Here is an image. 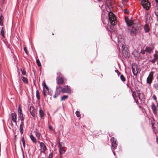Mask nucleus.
<instances>
[{
  "label": "nucleus",
  "instance_id": "nucleus-1",
  "mask_svg": "<svg viewBox=\"0 0 158 158\" xmlns=\"http://www.w3.org/2000/svg\"><path fill=\"white\" fill-rule=\"evenodd\" d=\"M140 26L139 24L135 25L130 29V33L131 35H135L140 29Z\"/></svg>",
  "mask_w": 158,
  "mask_h": 158
},
{
  "label": "nucleus",
  "instance_id": "nucleus-2",
  "mask_svg": "<svg viewBox=\"0 0 158 158\" xmlns=\"http://www.w3.org/2000/svg\"><path fill=\"white\" fill-rule=\"evenodd\" d=\"M109 18L111 24L113 25H115L117 23L116 17L111 12L108 13Z\"/></svg>",
  "mask_w": 158,
  "mask_h": 158
},
{
  "label": "nucleus",
  "instance_id": "nucleus-3",
  "mask_svg": "<svg viewBox=\"0 0 158 158\" xmlns=\"http://www.w3.org/2000/svg\"><path fill=\"white\" fill-rule=\"evenodd\" d=\"M141 4L144 8L146 10L149 9L150 6V4L148 2V0H142Z\"/></svg>",
  "mask_w": 158,
  "mask_h": 158
},
{
  "label": "nucleus",
  "instance_id": "nucleus-4",
  "mask_svg": "<svg viewBox=\"0 0 158 158\" xmlns=\"http://www.w3.org/2000/svg\"><path fill=\"white\" fill-rule=\"evenodd\" d=\"M125 20L127 25L129 26L131 25H133V26L135 25H137V24H135L134 21L131 19H129L127 17H125Z\"/></svg>",
  "mask_w": 158,
  "mask_h": 158
},
{
  "label": "nucleus",
  "instance_id": "nucleus-5",
  "mask_svg": "<svg viewBox=\"0 0 158 158\" xmlns=\"http://www.w3.org/2000/svg\"><path fill=\"white\" fill-rule=\"evenodd\" d=\"M42 85L44 86L43 88V93L44 96L45 97L46 95V94L48 93V88L47 85H46L44 81H43Z\"/></svg>",
  "mask_w": 158,
  "mask_h": 158
},
{
  "label": "nucleus",
  "instance_id": "nucleus-6",
  "mask_svg": "<svg viewBox=\"0 0 158 158\" xmlns=\"http://www.w3.org/2000/svg\"><path fill=\"white\" fill-rule=\"evenodd\" d=\"M153 77V73L152 72L150 73L147 80V82L148 83H151Z\"/></svg>",
  "mask_w": 158,
  "mask_h": 158
},
{
  "label": "nucleus",
  "instance_id": "nucleus-7",
  "mask_svg": "<svg viewBox=\"0 0 158 158\" xmlns=\"http://www.w3.org/2000/svg\"><path fill=\"white\" fill-rule=\"evenodd\" d=\"M30 111L31 115L33 116H35V115L36 111L34 107L32 106H30Z\"/></svg>",
  "mask_w": 158,
  "mask_h": 158
},
{
  "label": "nucleus",
  "instance_id": "nucleus-8",
  "mask_svg": "<svg viewBox=\"0 0 158 158\" xmlns=\"http://www.w3.org/2000/svg\"><path fill=\"white\" fill-rule=\"evenodd\" d=\"M41 151L44 152L46 149V147L44 144L43 143H40Z\"/></svg>",
  "mask_w": 158,
  "mask_h": 158
},
{
  "label": "nucleus",
  "instance_id": "nucleus-9",
  "mask_svg": "<svg viewBox=\"0 0 158 158\" xmlns=\"http://www.w3.org/2000/svg\"><path fill=\"white\" fill-rule=\"evenodd\" d=\"M133 73L135 75H136L138 73V70L136 66H133L132 67Z\"/></svg>",
  "mask_w": 158,
  "mask_h": 158
},
{
  "label": "nucleus",
  "instance_id": "nucleus-10",
  "mask_svg": "<svg viewBox=\"0 0 158 158\" xmlns=\"http://www.w3.org/2000/svg\"><path fill=\"white\" fill-rule=\"evenodd\" d=\"M62 92L64 93H69L70 92V89L69 88L66 87L63 89Z\"/></svg>",
  "mask_w": 158,
  "mask_h": 158
},
{
  "label": "nucleus",
  "instance_id": "nucleus-11",
  "mask_svg": "<svg viewBox=\"0 0 158 158\" xmlns=\"http://www.w3.org/2000/svg\"><path fill=\"white\" fill-rule=\"evenodd\" d=\"M111 141L112 142V146L114 147H116L117 146V144L116 143V141L114 138H111Z\"/></svg>",
  "mask_w": 158,
  "mask_h": 158
},
{
  "label": "nucleus",
  "instance_id": "nucleus-12",
  "mask_svg": "<svg viewBox=\"0 0 158 158\" xmlns=\"http://www.w3.org/2000/svg\"><path fill=\"white\" fill-rule=\"evenodd\" d=\"M152 108L154 114H156L157 112V108L156 106L153 104L152 106Z\"/></svg>",
  "mask_w": 158,
  "mask_h": 158
},
{
  "label": "nucleus",
  "instance_id": "nucleus-13",
  "mask_svg": "<svg viewBox=\"0 0 158 158\" xmlns=\"http://www.w3.org/2000/svg\"><path fill=\"white\" fill-rule=\"evenodd\" d=\"M11 117L13 121L15 122H16V114H15L13 113L11 114Z\"/></svg>",
  "mask_w": 158,
  "mask_h": 158
},
{
  "label": "nucleus",
  "instance_id": "nucleus-14",
  "mask_svg": "<svg viewBox=\"0 0 158 158\" xmlns=\"http://www.w3.org/2000/svg\"><path fill=\"white\" fill-rule=\"evenodd\" d=\"M133 54L134 56L136 57H139V53L136 50H134L133 52Z\"/></svg>",
  "mask_w": 158,
  "mask_h": 158
},
{
  "label": "nucleus",
  "instance_id": "nucleus-15",
  "mask_svg": "<svg viewBox=\"0 0 158 158\" xmlns=\"http://www.w3.org/2000/svg\"><path fill=\"white\" fill-rule=\"evenodd\" d=\"M22 79L23 82L25 83H27L28 82V80L27 78L24 77H22Z\"/></svg>",
  "mask_w": 158,
  "mask_h": 158
},
{
  "label": "nucleus",
  "instance_id": "nucleus-16",
  "mask_svg": "<svg viewBox=\"0 0 158 158\" xmlns=\"http://www.w3.org/2000/svg\"><path fill=\"white\" fill-rule=\"evenodd\" d=\"M153 49L152 48L147 47L145 49V51L148 52H150Z\"/></svg>",
  "mask_w": 158,
  "mask_h": 158
},
{
  "label": "nucleus",
  "instance_id": "nucleus-17",
  "mask_svg": "<svg viewBox=\"0 0 158 158\" xmlns=\"http://www.w3.org/2000/svg\"><path fill=\"white\" fill-rule=\"evenodd\" d=\"M144 30L146 32H148L149 31V28L147 24H146L144 26Z\"/></svg>",
  "mask_w": 158,
  "mask_h": 158
},
{
  "label": "nucleus",
  "instance_id": "nucleus-18",
  "mask_svg": "<svg viewBox=\"0 0 158 158\" xmlns=\"http://www.w3.org/2000/svg\"><path fill=\"white\" fill-rule=\"evenodd\" d=\"M60 154L62 155L64 153L65 151L64 149V148L59 149Z\"/></svg>",
  "mask_w": 158,
  "mask_h": 158
},
{
  "label": "nucleus",
  "instance_id": "nucleus-19",
  "mask_svg": "<svg viewBox=\"0 0 158 158\" xmlns=\"http://www.w3.org/2000/svg\"><path fill=\"white\" fill-rule=\"evenodd\" d=\"M20 131L21 134L23 132V123H22L20 125Z\"/></svg>",
  "mask_w": 158,
  "mask_h": 158
},
{
  "label": "nucleus",
  "instance_id": "nucleus-20",
  "mask_svg": "<svg viewBox=\"0 0 158 158\" xmlns=\"http://www.w3.org/2000/svg\"><path fill=\"white\" fill-rule=\"evenodd\" d=\"M63 80L62 78H59L58 79V82L59 83L61 84L63 82Z\"/></svg>",
  "mask_w": 158,
  "mask_h": 158
},
{
  "label": "nucleus",
  "instance_id": "nucleus-21",
  "mask_svg": "<svg viewBox=\"0 0 158 158\" xmlns=\"http://www.w3.org/2000/svg\"><path fill=\"white\" fill-rule=\"evenodd\" d=\"M30 138L33 142H36V139L32 135H31Z\"/></svg>",
  "mask_w": 158,
  "mask_h": 158
},
{
  "label": "nucleus",
  "instance_id": "nucleus-22",
  "mask_svg": "<svg viewBox=\"0 0 158 158\" xmlns=\"http://www.w3.org/2000/svg\"><path fill=\"white\" fill-rule=\"evenodd\" d=\"M64 144L63 143H59V149L64 148Z\"/></svg>",
  "mask_w": 158,
  "mask_h": 158
},
{
  "label": "nucleus",
  "instance_id": "nucleus-23",
  "mask_svg": "<svg viewBox=\"0 0 158 158\" xmlns=\"http://www.w3.org/2000/svg\"><path fill=\"white\" fill-rule=\"evenodd\" d=\"M68 98V97L67 95H64L63 96H62L61 97V101H64L65 99H67Z\"/></svg>",
  "mask_w": 158,
  "mask_h": 158
},
{
  "label": "nucleus",
  "instance_id": "nucleus-24",
  "mask_svg": "<svg viewBox=\"0 0 158 158\" xmlns=\"http://www.w3.org/2000/svg\"><path fill=\"white\" fill-rule=\"evenodd\" d=\"M39 113L41 117H42L44 116V112L41 110H40Z\"/></svg>",
  "mask_w": 158,
  "mask_h": 158
},
{
  "label": "nucleus",
  "instance_id": "nucleus-25",
  "mask_svg": "<svg viewBox=\"0 0 158 158\" xmlns=\"http://www.w3.org/2000/svg\"><path fill=\"white\" fill-rule=\"evenodd\" d=\"M19 118L20 119L22 120L23 119V115L22 114V113H20V114H19Z\"/></svg>",
  "mask_w": 158,
  "mask_h": 158
},
{
  "label": "nucleus",
  "instance_id": "nucleus-26",
  "mask_svg": "<svg viewBox=\"0 0 158 158\" xmlns=\"http://www.w3.org/2000/svg\"><path fill=\"white\" fill-rule=\"evenodd\" d=\"M21 71L22 72V73L23 75H25L26 74V72L25 70L23 69H21Z\"/></svg>",
  "mask_w": 158,
  "mask_h": 158
},
{
  "label": "nucleus",
  "instance_id": "nucleus-27",
  "mask_svg": "<svg viewBox=\"0 0 158 158\" xmlns=\"http://www.w3.org/2000/svg\"><path fill=\"white\" fill-rule=\"evenodd\" d=\"M60 94V92H57V91L55 94L54 95V98H56V97H57L58 95H59Z\"/></svg>",
  "mask_w": 158,
  "mask_h": 158
},
{
  "label": "nucleus",
  "instance_id": "nucleus-28",
  "mask_svg": "<svg viewBox=\"0 0 158 158\" xmlns=\"http://www.w3.org/2000/svg\"><path fill=\"white\" fill-rule=\"evenodd\" d=\"M18 112L19 114H20V113H22V110L20 108V105H19V107L18 110Z\"/></svg>",
  "mask_w": 158,
  "mask_h": 158
},
{
  "label": "nucleus",
  "instance_id": "nucleus-29",
  "mask_svg": "<svg viewBox=\"0 0 158 158\" xmlns=\"http://www.w3.org/2000/svg\"><path fill=\"white\" fill-rule=\"evenodd\" d=\"M36 96L38 99H40V95L38 91L37 90L36 91Z\"/></svg>",
  "mask_w": 158,
  "mask_h": 158
},
{
  "label": "nucleus",
  "instance_id": "nucleus-30",
  "mask_svg": "<svg viewBox=\"0 0 158 158\" xmlns=\"http://www.w3.org/2000/svg\"><path fill=\"white\" fill-rule=\"evenodd\" d=\"M120 78L121 80L123 81H125V78L122 75H121L120 76Z\"/></svg>",
  "mask_w": 158,
  "mask_h": 158
},
{
  "label": "nucleus",
  "instance_id": "nucleus-31",
  "mask_svg": "<svg viewBox=\"0 0 158 158\" xmlns=\"http://www.w3.org/2000/svg\"><path fill=\"white\" fill-rule=\"evenodd\" d=\"M22 143H23V146L24 147V148L25 147V140H24V139L22 137Z\"/></svg>",
  "mask_w": 158,
  "mask_h": 158
},
{
  "label": "nucleus",
  "instance_id": "nucleus-32",
  "mask_svg": "<svg viewBox=\"0 0 158 158\" xmlns=\"http://www.w3.org/2000/svg\"><path fill=\"white\" fill-rule=\"evenodd\" d=\"M36 63L38 66H40L41 65L40 63L39 60H36Z\"/></svg>",
  "mask_w": 158,
  "mask_h": 158
},
{
  "label": "nucleus",
  "instance_id": "nucleus-33",
  "mask_svg": "<svg viewBox=\"0 0 158 158\" xmlns=\"http://www.w3.org/2000/svg\"><path fill=\"white\" fill-rule=\"evenodd\" d=\"M1 34L2 35L3 37H4V31L2 29L1 31Z\"/></svg>",
  "mask_w": 158,
  "mask_h": 158
},
{
  "label": "nucleus",
  "instance_id": "nucleus-34",
  "mask_svg": "<svg viewBox=\"0 0 158 158\" xmlns=\"http://www.w3.org/2000/svg\"><path fill=\"white\" fill-rule=\"evenodd\" d=\"M76 114L77 115V117H79L80 116V114H79V112L78 111H77L76 112Z\"/></svg>",
  "mask_w": 158,
  "mask_h": 158
},
{
  "label": "nucleus",
  "instance_id": "nucleus-35",
  "mask_svg": "<svg viewBox=\"0 0 158 158\" xmlns=\"http://www.w3.org/2000/svg\"><path fill=\"white\" fill-rule=\"evenodd\" d=\"M35 135H36V136L38 138H40V134L39 133H37V132H36L35 133Z\"/></svg>",
  "mask_w": 158,
  "mask_h": 158
},
{
  "label": "nucleus",
  "instance_id": "nucleus-36",
  "mask_svg": "<svg viewBox=\"0 0 158 158\" xmlns=\"http://www.w3.org/2000/svg\"><path fill=\"white\" fill-rule=\"evenodd\" d=\"M52 153H50L48 156V158H52Z\"/></svg>",
  "mask_w": 158,
  "mask_h": 158
},
{
  "label": "nucleus",
  "instance_id": "nucleus-37",
  "mask_svg": "<svg viewBox=\"0 0 158 158\" xmlns=\"http://www.w3.org/2000/svg\"><path fill=\"white\" fill-rule=\"evenodd\" d=\"M152 98H153V99L155 100V101H156V96L155 95H153L152 96Z\"/></svg>",
  "mask_w": 158,
  "mask_h": 158
},
{
  "label": "nucleus",
  "instance_id": "nucleus-38",
  "mask_svg": "<svg viewBox=\"0 0 158 158\" xmlns=\"http://www.w3.org/2000/svg\"><path fill=\"white\" fill-rule=\"evenodd\" d=\"M124 12L126 14H128L129 13V11L127 9H125L124 11Z\"/></svg>",
  "mask_w": 158,
  "mask_h": 158
},
{
  "label": "nucleus",
  "instance_id": "nucleus-39",
  "mask_svg": "<svg viewBox=\"0 0 158 158\" xmlns=\"http://www.w3.org/2000/svg\"><path fill=\"white\" fill-rule=\"evenodd\" d=\"M154 58L156 60L158 57L157 56L156 54H154Z\"/></svg>",
  "mask_w": 158,
  "mask_h": 158
},
{
  "label": "nucleus",
  "instance_id": "nucleus-40",
  "mask_svg": "<svg viewBox=\"0 0 158 158\" xmlns=\"http://www.w3.org/2000/svg\"><path fill=\"white\" fill-rule=\"evenodd\" d=\"M24 51H25V53L27 54V51H26V48L25 47H24Z\"/></svg>",
  "mask_w": 158,
  "mask_h": 158
},
{
  "label": "nucleus",
  "instance_id": "nucleus-41",
  "mask_svg": "<svg viewBox=\"0 0 158 158\" xmlns=\"http://www.w3.org/2000/svg\"><path fill=\"white\" fill-rule=\"evenodd\" d=\"M141 52L143 54H144L145 53V52L144 50H142Z\"/></svg>",
  "mask_w": 158,
  "mask_h": 158
},
{
  "label": "nucleus",
  "instance_id": "nucleus-42",
  "mask_svg": "<svg viewBox=\"0 0 158 158\" xmlns=\"http://www.w3.org/2000/svg\"><path fill=\"white\" fill-rule=\"evenodd\" d=\"M156 60H155V59H154L152 60V62L153 63H154L155 62Z\"/></svg>",
  "mask_w": 158,
  "mask_h": 158
},
{
  "label": "nucleus",
  "instance_id": "nucleus-43",
  "mask_svg": "<svg viewBox=\"0 0 158 158\" xmlns=\"http://www.w3.org/2000/svg\"><path fill=\"white\" fill-rule=\"evenodd\" d=\"M2 20V18L1 17L0 18V23H1V21Z\"/></svg>",
  "mask_w": 158,
  "mask_h": 158
},
{
  "label": "nucleus",
  "instance_id": "nucleus-44",
  "mask_svg": "<svg viewBox=\"0 0 158 158\" xmlns=\"http://www.w3.org/2000/svg\"><path fill=\"white\" fill-rule=\"evenodd\" d=\"M49 129H50V130H52V127L51 126H49Z\"/></svg>",
  "mask_w": 158,
  "mask_h": 158
},
{
  "label": "nucleus",
  "instance_id": "nucleus-45",
  "mask_svg": "<svg viewBox=\"0 0 158 158\" xmlns=\"http://www.w3.org/2000/svg\"><path fill=\"white\" fill-rule=\"evenodd\" d=\"M156 3H158V0H156Z\"/></svg>",
  "mask_w": 158,
  "mask_h": 158
},
{
  "label": "nucleus",
  "instance_id": "nucleus-46",
  "mask_svg": "<svg viewBox=\"0 0 158 158\" xmlns=\"http://www.w3.org/2000/svg\"><path fill=\"white\" fill-rule=\"evenodd\" d=\"M123 53L124 54V51H123Z\"/></svg>",
  "mask_w": 158,
  "mask_h": 158
},
{
  "label": "nucleus",
  "instance_id": "nucleus-47",
  "mask_svg": "<svg viewBox=\"0 0 158 158\" xmlns=\"http://www.w3.org/2000/svg\"><path fill=\"white\" fill-rule=\"evenodd\" d=\"M127 55H128V53L127 52Z\"/></svg>",
  "mask_w": 158,
  "mask_h": 158
}]
</instances>
